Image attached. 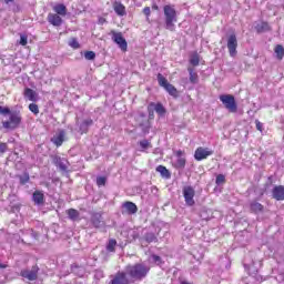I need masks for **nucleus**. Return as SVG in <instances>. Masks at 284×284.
Instances as JSON below:
<instances>
[{
	"label": "nucleus",
	"instance_id": "33",
	"mask_svg": "<svg viewBox=\"0 0 284 284\" xmlns=\"http://www.w3.org/2000/svg\"><path fill=\"white\" fill-rule=\"evenodd\" d=\"M146 243H155L156 235L154 233H146L144 236Z\"/></svg>",
	"mask_w": 284,
	"mask_h": 284
},
{
	"label": "nucleus",
	"instance_id": "12",
	"mask_svg": "<svg viewBox=\"0 0 284 284\" xmlns=\"http://www.w3.org/2000/svg\"><path fill=\"white\" fill-rule=\"evenodd\" d=\"M149 108H153V110L156 112V114L163 119L165 116V114L168 113V110H165V106H163V104L161 102L154 103L151 102L149 104Z\"/></svg>",
	"mask_w": 284,
	"mask_h": 284
},
{
	"label": "nucleus",
	"instance_id": "34",
	"mask_svg": "<svg viewBox=\"0 0 284 284\" xmlns=\"http://www.w3.org/2000/svg\"><path fill=\"white\" fill-rule=\"evenodd\" d=\"M108 183V179L105 176H98L97 178V185L98 187H103Z\"/></svg>",
	"mask_w": 284,
	"mask_h": 284
},
{
	"label": "nucleus",
	"instance_id": "6",
	"mask_svg": "<svg viewBox=\"0 0 284 284\" xmlns=\"http://www.w3.org/2000/svg\"><path fill=\"white\" fill-rule=\"evenodd\" d=\"M212 154H214V151L207 148L200 146L195 150L194 159L195 161H203L207 159V156H212Z\"/></svg>",
	"mask_w": 284,
	"mask_h": 284
},
{
	"label": "nucleus",
	"instance_id": "52",
	"mask_svg": "<svg viewBox=\"0 0 284 284\" xmlns=\"http://www.w3.org/2000/svg\"><path fill=\"white\" fill-rule=\"evenodd\" d=\"M153 114L152 113H149V116H152Z\"/></svg>",
	"mask_w": 284,
	"mask_h": 284
},
{
	"label": "nucleus",
	"instance_id": "19",
	"mask_svg": "<svg viewBox=\"0 0 284 284\" xmlns=\"http://www.w3.org/2000/svg\"><path fill=\"white\" fill-rule=\"evenodd\" d=\"M255 30L261 34L262 32H270L272 28L270 27V23L265 21H261V22H256Z\"/></svg>",
	"mask_w": 284,
	"mask_h": 284
},
{
	"label": "nucleus",
	"instance_id": "9",
	"mask_svg": "<svg viewBox=\"0 0 284 284\" xmlns=\"http://www.w3.org/2000/svg\"><path fill=\"white\" fill-rule=\"evenodd\" d=\"M236 48H239V41L236 34H231L227 38V49L231 57H236Z\"/></svg>",
	"mask_w": 284,
	"mask_h": 284
},
{
	"label": "nucleus",
	"instance_id": "15",
	"mask_svg": "<svg viewBox=\"0 0 284 284\" xmlns=\"http://www.w3.org/2000/svg\"><path fill=\"white\" fill-rule=\"evenodd\" d=\"M24 99H28V101H32V103H37V101H39V94L37 93V91L27 88L24 89Z\"/></svg>",
	"mask_w": 284,
	"mask_h": 284
},
{
	"label": "nucleus",
	"instance_id": "4",
	"mask_svg": "<svg viewBox=\"0 0 284 284\" xmlns=\"http://www.w3.org/2000/svg\"><path fill=\"white\" fill-rule=\"evenodd\" d=\"M182 193H183L186 205H189V207H192L196 203L194 201V196L196 194V191H194V187L186 185L182 189Z\"/></svg>",
	"mask_w": 284,
	"mask_h": 284
},
{
	"label": "nucleus",
	"instance_id": "50",
	"mask_svg": "<svg viewBox=\"0 0 284 284\" xmlns=\"http://www.w3.org/2000/svg\"><path fill=\"white\" fill-rule=\"evenodd\" d=\"M12 1H14V0H4V3H12Z\"/></svg>",
	"mask_w": 284,
	"mask_h": 284
},
{
	"label": "nucleus",
	"instance_id": "42",
	"mask_svg": "<svg viewBox=\"0 0 284 284\" xmlns=\"http://www.w3.org/2000/svg\"><path fill=\"white\" fill-rule=\"evenodd\" d=\"M8 152V144L0 143V154H6Z\"/></svg>",
	"mask_w": 284,
	"mask_h": 284
},
{
	"label": "nucleus",
	"instance_id": "46",
	"mask_svg": "<svg viewBox=\"0 0 284 284\" xmlns=\"http://www.w3.org/2000/svg\"><path fill=\"white\" fill-rule=\"evenodd\" d=\"M143 13L145 14V17H150V14H151V10H150V7H145L144 9H143Z\"/></svg>",
	"mask_w": 284,
	"mask_h": 284
},
{
	"label": "nucleus",
	"instance_id": "14",
	"mask_svg": "<svg viewBox=\"0 0 284 284\" xmlns=\"http://www.w3.org/2000/svg\"><path fill=\"white\" fill-rule=\"evenodd\" d=\"M175 155H176V161H175V164H174V168H176V170H183V168H185V158H183V151L179 150L175 152Z\"/></svg>",
	"mask_w": 284,
	"mask_h": 284
},
{
	"label": "nucleus",
	"instance_id": "1",
	"mask_svg": "<svg viewBox=\"0 0 284 284\" xmlns=\"http://www.w3.org/2000/svg\"><path fill=\"white\" fill-rule=\"evenodd\" d=\"M124 273L133 282L143 281L150 274V266L143 263L129 264L125 266Z\"/></svg>",
	"mask_w": 284,
	"mask_h": 284
},
{
	"label": "nucleus",
	"instance_id": "36",
	"mask_svg": "<svg viewBox=\"0 0 284 284\" xmlns=\"http://www.w3.org/2000/svg\"><path fill=\"white\" fill-rule=\"evenodd\" d=\"M29 110L32 112V114H39V105H37V103L29 104Z\"/></svg>",
	"mask_w": 284,
	"mask_h": 284
},
{
	"label": "nucleus",
	"instance_id": "20",
	"mask_svg": "<svg viewBox=\"0 0 284 284\" xmlns=\"http://www.w3.org/2000/svg\"><path fill=\"white\" fill-rule=\"evenodd\" d=\"M113 10L118 17H125V6H123V3L114 2Z\"/></svg>",
	"mask_w": 284,
	"mask_h": 284
},
{
	"label": "nucleus",
	"instance_id": "31",
	"mask_svg": "<svg viewBox=\"0 0 284 284\" xmlns=\"http://www.w3.org/2000/svg\"><path fill=\"white\" fill-rule=\"evenodd\" d=\"M158 82L161 88H165L170 83L168 82V79H165V77H163L161 73L158 74Z\"/></svg>",
	"mask_w": 284,
	"mask_h": 284
},
{
	"label": "nucleus",
	"instance_id": "43",
	"mask_svg": "<svg viewBox=\"0 0 284 284\" xmlns=\"http://www.w3.org/2000/svg\"><path fill=\"white\" fill-rule=\"evenodd\" d=\"M92 223L94 227H101V220H99V217H93Z\"/></svg>",
	"mask_w": 284,
	"mask_h": 284
},
{
	"label": "nucleus",
	"instance_id": "8",
	"mask_svg": "<svg viewBox=\"0 0 284 284\" xmlns=\"http://www.w3.org/2000/svg\"><path fill=\"white\" fill-rule=\"evenodd\" d=\"M109 284H130V278L124 272H118L115 275L111 276V281Z\"/></svg>",
	"mask_w": 284,
	"mask_h": 284
},
{
	"label": "nucleus",
	"instance_id": "25",
	"mask_svg": "<svg viewBox=\"0 0 284 284\" xmlns=\"http://www.w3.org/2000/svg\"><path fill=\"white\" fill-rule=\"evenodd\" d=\"M164 90H166V92L171 95L174 97V99H176V97H179V91L171 84L169 83L168 85L164 87Z\"/></svg>",
	"mask_w": 284,
	"mask_h": 284
},
{
	"label": "nucleus",
	"instance_id": "37",
	"mask_svg": "<svg viewBox=\"0 0 284 284\" xmlns=\"http://www.w3.org/2000/svg\"><path fill=\"white\" fill-rule=\"evenodd\" d=\"M215 183L216 185H223V183H225V175L219 174L215 179Z\"/></svg>",
	"mask_w": 284,
	"mask_h": 284
},
{
	"label": "nucleus",
	"instance_id": "2",
	"mask_svg": "<svg viewBox=\"0 0 284 284\" xmlns=\"http://www.w3.org/2000/svg\"><path fill=\"white\" fill-rule=\"evenodd\" d=\"M164 12V26L165 30H170V32H174L176 30V23L179 21L176 9H174V6L172 4H165L163 7Z\"/></svg>",
	"mask_w": 284,
	"mask_h": 284
},
{
	"label": "nucleus",
	"instance_id": "38",
	"mask_svg": "<svg viewBox=\"0 0 284 284\" xmlns=\"http://www.w3.org/2000/svg\"><path fill=\"white\" fill-rule=\"evenodd\" d=\"M69 45L71 48H73L74 50H79L80 45H79V41L77 39H72L70 42H69Z\"/></svg>",
	"mask_w": 284,
	"mask_h": 284
},
{
	"label": "nucleus",
	"instance_id": "27",
	"mask_svg": "<svg viewBox=\"0 0 284 284\" xmlns=\"http://www.w3.org/2000/svg\"><path fill=\"white\" fill-rule=\"evenodd\" d=\"M263 210H264L263 204L258 202L251 203V211L254 212L255 214H258V212H263Z\"/></svg>",
	"mask_w": 284,
	"mask_h": 284
},
{
	"label": "nucleus",
	"instance_id": "44",
	"mask_svg": "<svg viewBox=\"0 0 284 284\" xmlns=\"http://www.w3.org/2000/svg\"><path fill=\"white\" fill-rule=\"evenodd\" d=\"M0 114H10V109L0 105Z\"/></svg>",
	"mask_w": 284,
	"mask_h": 284
},
{
	"label": "nucleus",
	"instance_id": "21",
	"mask_svg": "<svg viewBox=\"0 0 284 284\" xmlns=\"http://www.w3.org/2000/svg\"><path fill=\"white\" fill-rule=\"evenodd\" d=\"M187 72L190 83H193V85L199 83V73H196L192 67H189Z\"/></svg>",
	"mask_w": 284,
	"mask_h": 284
},
{
	"label": "nucleus",
	"instance_id": "13",
	"mask_svg": "<svg viewBox=\"0 0 284 284\" xmlns=\"http://www.w3.org/2000/svg\"><path fill=\"white\" fill-rule=\"evenodd\" d=\"M272 196L275 201H284V185H276L272 190Z\"/></svg>",
	"mask_w": 284,
	"mask_h": 284
},
{
	"label": "nucleus",
	"instance_id": "47",
	"mask_svg": "<svg viewBox=\"0 0 284 284\" xmlns=\"http://www.w3.org/2000/svg\"><path fill=\"white\" fill-rule=\"evenodd\" d=\"M256 130H258L260 132L263 131V123L256 121Z\"/></svg>",
	"mask_w": 284,
	"mask_h": 284
},
{
	"label": "nucleus",
	"instance_id": "23",
	"mask_svg": "<svg viewBox=\"0 0 284 284\" xmlns=\"http://www.w3.org/2000/svg\"><path fill=\"white\" fill-rule=\"evenodd\" d=\"M92 123H93L92 119H87V120H84V121L80 124V132H81L82 134L88 133V130H89L90 125H92Z\"/></svg>",
	"mask_w": 284,
	"mask_h": 284
},
{
	"label": "nucleus",
	"instance_id": "24",
	"mask_svg": "<svg viewBox=\"0 0 284 284\" xmlns=\"http://www.w3.org/2000/svg\"><path fill=\"white\" fill-rule=\"evenodd\" d=\"M53 10L61 17H65V14H68V8H65L64 4H57Z\"/></svg>",
	"mask_w": 284,
	"mask_h": 284
},
{
	"label": "nucleus",
	"instance_id": "3",
	"mask_svg": "<svg viewBox=\"0 0 284 284\" xmlns=\"http://www.w3.org/2000/svg\"><path fill=\"white\" fill-rule=\"evenodd\" d=\"M220 101L233 114L236 113V110H239V105L236 104V100L234 99V95H230V94L220 95Z\"/></svg>",
	"mask_w": 284,
	"mask_h": 284
},
{
	"label": "nucleus",
	"instance_id": "45",
	"mask_svg": "<svg viewBox=\"0 0 284 284\" xmlns=\"http://www.w3.org/2000/svg\"><path fill=\"white\" fill-rule=\"evenodd\" d=\"M152 260H153L154 263H156L158 265L161 264V256H159V255H153V256H152Z\"/></svg>",
	"mask_w": 284,
	"mask_h": 284
},
{
	"label": "nucleus",
	"instance_id": "17",
	"mask_svg": "<svg viewBox=\"0 0 284 284\" xmlns=\"http://www.w3.org/2000/svg\"><path fill=\"white\" fill-rule=\"evenodd\" d=\"M32 201L36 205H43V203L45 201V195H43V192H41V191H36L32 194Z\"/></svg>",
	"mask_w": 284,
	"mask_h": 284
},
{
	"label": "nucleus",
	"instance_id": "26",
	"mask_svg": "<svg viewBox=\"0 0 284 284\" xmlns=\"http://www.w3.org/2000/svg\"><path fill=\"white\" fill-rule=\"evenodd\" d=\"M156 172H160L161 176H163L164 179H170V176H171L170 171L168 170V168H165L163 165H159L156 168Z\"/></svg>",
	"mask_w": 284,
	"mask_h": 284
},
{
	"label": "nucleus",
	"instance_id": "5",
	"mask_svg": "<svg viewBox=\"0 0 284 284\" xmlns=\"http://www.w3.org/2000/svg\"><path fill=\"white\" fill-rule=\"evenodd\" d=\"M112 41L119 45L122 52H128V41H125V38H123V33L112 31Z\"/></svg>",
	"mask_w": 284,
	"mask_h": 284
},
{
	"label": "nucleus",
	"instance_id": "40",
	"mask_svg": "<svg viewBox=\"0 0 284 284\" xmlns=\"http://www.w3.org/2000/svg\"><path fill=\"white\" fill-rule=\"evenodd\" d=\"M20 45H28V36L26 34L20 36Z\"/></svg>",
	"mask_w": 284,
	"mask_h": 284
},
{
	"label": "nucleus",
	"instance_id": "41",
	"mask_svg": "<svg viewBox=\"0 0 284 284\" xmlns=\"http://www.w3.org/2000/svg\"><path fill=\"white\" fill-rule=\"evenodd\" d=\"M2 125L6 130H14V128H12V122L10 120L2 122Z\"/></svg>",
	"mask_w": 284,
	"mask_h": 284
},
{
	"label": "nucleus",
	"instance_id": "10",
	"mask_svg": "<svg viewBox=\"0 0 284 284\" xmlns=\"http://www.w3.org/2000/svg\"><path fill=\"white\" fill-rule=\"evenodd\" d=\"M39 272V267L33 266L32 270H23L21 271L22 278H27L28 281H37V273Z\"/></svg>",
	"mask_w": 284,
	"mask_h": 284
},
{
	"label": "nucleus",
	"instance_id": "11",
	"mask_svg": "<svg viewBox=\"0 0 284 284\" xmlns=\"http://www.w3.org/2000/svg\"><path fill=\"white\" fill-rule=\"evenodd\" d=\"M64 141H65V131H63V130H60L51 139L52 144L57 145V148H61L63 145Z\"/></svg>",
	"mask_w": 284,
	"mask_h": 284
},
{
	"label": "nucleus",
	"instance_id": "16",
	"mask_svg": "<svg viewBox=\"0 0 284 284\" xmlns=\"http://www.w3.org/2000/svg\"><path fill=\"white\" fill-rule=\"evenodd\" d=\"M122 207H123V210H124L123 212H125V214H136V212H139V207L133 202H124L122 204Z\"/></svg>",
	"mask_w": 284,
	"mask_h": 284
},
{
	"label": "nucleus",
	"instance_id": "48",
	"mask_svg": "<svg viewBox=\"0 0 284 284\" xmlns=\"http://www.w3.org/2000/svg\"><path fill=\"white\" fill-rule=\"evenodd\" d=\"M30 181V175H24V179L21 180L22 183H28Z\"/></svg>",
	"mask_w": 284,
	"mask_h": 284
},
{
	"label": "nucleus",
	"instance_id": "35",
	"mask_svg": "<svg viewBox=\"0 0 284 284\" xmlns=\"http://www.w3.org/2000/svg\"><path fill=\"white\" fill-rule=\"evenodd\" d=\"M190 63L191 65H194V67L199 65L200 63L199 54L191 55Z\"/></svg>",
	"mask_w": 284,
	"mask_h": 284
},
{
	"label": "nucleus",
	"instance_id": "28",
	"mask_svg": "<svg viewBox=\"0 0 284 284\" xmlns=\"http://www.w3.org/2000/svg\"><path fill=\"white\" fill-rule=\"evenodd\" d=\"M274 52L276 54V58L281 61L284 57V48L281 44H277L274 49Z\"/></svg>",
	"mask_w": 284,
	"mask_h": 284
},
{
	"label": "nucleus",
	"instance_id": "51",
	"mask_svg": "<svg viewBox=\"0 0 284 284\" xmlns=\"http://www.w3.org/2000/svg\"><path fill=\"white\" fill-rule=\"evenodd\" d=\"M154 10H159V7L158 6H153Z\"/></svg>",
	"mask_w": 284,
	"mask_h": 284
},
{
	"label": "nucleus",
	"instance_id": "39",
	"mask_svg": "<svg viewBox=\"0 0 284 284\" xmlns=\"http://www.w3.org/2000/svg\"><path fill=\"white\" fill-rule=\"evenodd\" d=\"M140 146L142 148V150H148V148H150V141L148 140L140 141Z\"/></svg>",
	"mask_w": 284,
	"mask_h": 284
},
{
	"label": "nucleus",
	"instance_id": "29",
	"mask_svg": "<svg viewBox=\"0 0 284 284\" xmlns=\"http://www.w3.org/2000/svg\"><path fill=\"white\" fill-rule=\"evenodd\" d=\"M67 214L71 221H77V219H79V211L74 209H69L67 211Z\"/></svg>",
	"mask_w": 284,
	"mask_h": 284
},
{
	"label": "nucleus",
	"instance_id": "7",
	"mask_svg": "<svg viewBox=\"0 0 284 284\" xmlns=\"http://www.w3.org/2000/svg\"><path fill=\"white\" fill-rule=\"evenodd\" d=\"M52 163L60 170V172H68L69 162L65 158H61L59 155L52 156Z\"/></svg>",
	"mask_w": 284,
	"mask_h": 284
},
{
	"label": "nucleus",
	"instance_id": "49",
	"mask_svg": "<svg viewBox=\"0 0 284 284\" xmlns=\"http://www.w3.org/2000/svg\"><path fill=\"white\" fill-rule=\"evenodd\" d=\"M244 267H245V270H252V264H247L244 262Z\"/></svg>",
	"mask_w": 284,
	"mask_h": 284
},
{
	"label": "nucleus",
	"instance_id": "30",
	"mask_svg": "<svg viewBox=\"0 0 284 284\" xmlns=\"http://www.w3.org/2000/svg\"><path fill=\"white\" fill-rule=\"evenodd\" d=\"M115 247H116V240H114V239L109 240V242L106 244V251L115 252Z\"/></svg>",
	"mask_w": 284,
	"mask_h": 284
},
{
	"label": "nucleus",
	"instance_id": "22",
	"mask_svg": "<svg viewBox=\"0 0 284 284\" xmlns=\"http://www.w3.org/2000/svg\"><path fill=\"white\" fill-rule=\"evenodd\" d=\"M9 121L12 124V128H19V124L21 123V115L17 113H11Z\"/></svg>",
	"mask_w": 284,
	"mask_h": 284
},
{
	"label": "nucleus",
	"instance_id": "18",
	"mask_svg": "<svg viewBox=\"0 0 284 284\" xmlns=\"http://www.w3.org/2000/svg\"><path fill=\"white\" fill-rule=\"evenodd\" d=\"M48 21L51 23V26H55L57 28L63 23V20L57 13H50L48 16Z\"/></svg>",
	"mask_w": 284,
	"mask_h": 284
},
{
	"label": "nucleus",
	"instance_id": "32",
	"mask_svg": "<svg viewBox=\"0 0 284 284\" xmlns=\"http://www.w3.org/2000/svg\"><path fill=\"white\" fill-rule=\"evenodd\" d=\"M84 59H87V61H94V59H97V53H94V51H87L84 53Z\"/></svg>",
	"mask_w": 284,
	"mask_h": 284
}]
</instances>
